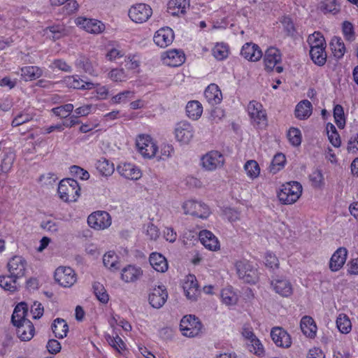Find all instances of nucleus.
I'll use <instances>...</instances> for the list:
<instances>
[{"mask_svg": "<svg viewBox=\"0 0 358 358\" xmlns=\"http://www.w3.org/2000/svg\"><path fill=\"white\" fill-rule=\"evenodd\" d=\"M80 188L78 182L71 178L62 180L58 186L59 198L65 202L76 201L80 196Z\"/></svg>", "mask_w": 358, "mask_h": 358, "instance_id": "1", "label": "nucleus"}, {"mask_svg": "<svg viewBox=\"0 0 358 358\" xmlns=\"http://www.w3.org/2000/svg\"><path fill=\"white\" fill-rule=\"evenodd\" d=\"M308 43L310 45V49L325 48V40L323 36L320 32H315L310 35L308 38Z\"/></svg>", "mask_w": 358, "mask_h": 358, "instance_id": "48", "label": "nucleus"}, {"mask_svg": "<svg viewBox=\"0 0 358 358\" xmlns=\"http://www.w3.org/2000/svg\"><path fill=\"white\" fill-rule=\"evenodd\" d=\"M174 38L173 30L169 27L159 29L154 36V42L161 48H166L172 43Z\"/></svg>", "mask_w": 358, "mask_h": 358, "instance_id": "19", "label": "nucleus"}, {"mask_svg": "<svg viewBox=\"0 0 358 358\" xmlns=\"http://www.w3.org/2000/svg\"><path fill=\"white\" fill-rule=\"evenodd\" d=\"M107 341L113 348L118 351L122 350L124 347L122 340L118 336H116L115 337L108 336Z\"/></svg>", "mask_w": 358, "mask_h": 358, "instance_id": "61", "label": "nucleus"}, {"mask_svg": "<svg viewBox=\"0 0 358 358\" xmlns=\"http://www.w3.org/2000/svg\"><path fill=\"white\" fill-rule=\"evenodd\" d=\"M28 312L27 306L25 303H20L17 304L13 313L11 322L13 325H17L20 322H23V320H28L25 318Z\"/></svg>", "mask_w": 358, "mask_h": 358, "instance_id": "34", "label": "nucleus"}, {"mask_svg": "<svg viewBox=\"0 0 358 358\" xmlns=\"http://www.w3.org/2000/svg\"><path fill=\"white\" fill-rule=\"evenodd\" d=\"M55 279L64 287H71L77 280L75 271L71 268L65 266H60L56 269Z\"/></svg>", "mask_w": 358, "mask_h": 358, "instance_id": "6", "label": "nucleus"}, {"mask_svg": "<svg viewBox=\"0 0 358 358\" xmlns=\"http://www.w3.org/2000/svg\"><path fill=\"white\" fill-rule=\"evenodd\" d=\"M248 345L251 352H253L258 356L264 355V349L260 341L257 337L253 338V340H251Z\"/></svg>", "mask_w": 358, "mask_h": 358, "instance_id": "57", "label": "nucleus"}, {"mask_svg": "<svg viewBox=\"0 0 358 358\" xmlns=\"http://www.w3.org/2000/svg\"><path fill=\"white\" fill-rule=\"evenodd\" d=\"M7 266L10 274L20 278L25 275L27 262L22 256L15 255L9 260Z\"/></svg>", "mask_w": 358, "mask_h": 358, "instance_id": "14", "label": "nucleus"}, {"mask_svg": "<svg viewBox=\"0 0 358 358\" xmlns=\"http://www.w3.org/2000/svg\"><path fill=\"white\" fill-rule=\"evenodd\" d=\"M33 118L32 115L27 113H19L12 121L13 127H18L22 125L24 123H26Z\"/></svg>", "mask_w": 358, "mask_h": 358, "instance_id": "58", "label": "nucleus"}, {"mask_svg": "<svg viewBox=\"0 0 358 358\" xmlns=\"http://www.w3.org/2000/svg\"><path fill=\"white\" fill-rule=\"evenodd\" d=\"M301 329L304 335L310 338L316 336L317 326L314 320L310 316H304L301 320Z\"/></svg>", "mask_w": 358, "mask_h": 358, "instance_id": "29", "label": "nucleus"}, {"mask_svg": "<svg viewBox=\"0 0 358 358\" xmlns=\"http://www.w3.org/2000/svg\"><path fill=\"white\" fill-rule=\"evenodd\" d=\"M118 257L113 251L106 252L103 257L104 266L110 271H115L119 269L120 263Z\"/></svg>", "mask_w": 358, "mask_h": 358, "instance_id": "37", "label": "nucleus"}, {"mask_svg": "<svg viewBox=\"0 0 358 358\" xmlns=\"http://www.w3.org/2000/svg\"><path fill=\"white\" fill-rule=\"evenodd\" d=\"M265 261V264L267 267L271 269L278 268L279 260L275 255L270 252L266 253Z\"/></svg>", "mask_w": 358, "mask_h": 358, "instance_id": "60", "label": "nucleus"}, {"mask_svg": "<svg viewBox=\"0 0 358 358\" xmlns=\"http://www.w3.org/2000/svg\"><path fill=\"white\" fill-rule=\"evenodd\" d=\"M203 112L201 104L197 101H189L186 106V113L187 116L194 120H198Z\"/></svg>", "mask_w": 358, "mask_h": 358, "instance_id": "36", "label": "nucleus"}, {"mask_svg": "<svg viewBox=\"0 0 358 358\" xmlns=\"http://www.w3.org/2000/svg\"><path fill=\"white\" fill-rule=\"evenodd\" d=\"M17 327V335L21 341H27L31 340L34 334V327L30 320H23Z\"/></svg>", "mask_w": 358, "mask_h": 358, "instance_id": "25", "label": "nucleus"}, {"mask_svg": "<svg viewBox=\"0 0 358 358\" xmlns=\"http://www.w3.org/2000/svg\"><path fill=\"white\" fill-rule=\"evenodd\" d=\"M96 166L100 173L105 176H110L114 171L113 164L106 159H99L96 162Z\"/></svg>", "mask_w": 358, "mask_h": 358, "instance_id": "47", "label": "nucleus"}, {"mask_svg": "<svg viewBox=\"0 0 358 358\" xmlns=\"http://www.w3.org/2000/svg\"><path fill=\"white\" fill-rule=\"evenodd\" d=\"M52 329L57 338H63L67 335L69 326L64 320L57 318L52 324Z\"/></svg>", "mask_w": 358, "mask_h": 358, "instance_id": "35", "label": "nucleus"}, {"mask_svg": "<svg viewBox=\"0 0 358 358\" xmlns=\"http://www.w3.org/2000/svg\"><path fill=\"white\" fill-rule=\"evenodd\" d=\"M42 75V70L35 66H24L21 69V76L25 80H35Z\"/></svg>", "mask_w": 358, "mask_h": 358, "instance_id": "39", "label": "nucleus"}, {"mask_svg": "<svg viewBox=\"0 0 358 358\" xmlns=\"http://www.w3.org/2000/svg\"><path fill=\"white\" fill-rule=\"evenodd\" d=\"M248 111L252 122L257 127L263 128L266 126V113L260 103L256 101H250L248 106Z\"/></svg>", "mask_w": 358, "mask_h": 358, "instance_id": "5", "label": "nucleus"}, {"mask_svg": "<svg viewBox=\"0 0 358 358\" xmlns=\"http://www.w3.org/2000/svg\"><path fill=\"white\" fill-rule=\"evenodd\" d=\"M87 223L90 227L94 229H104L110 226L111 217L106 211H96L89 215Z\"/></svg>", "mask_w": 358, "mask_h": 358, "instance_id": "8", "label": "nucleus"}, {"mask_svg": "<svg viewBox=\"0 0 358 358\" xmlns=\"http://www.w3.org/2000/svg\"><path fill=\"white\" fill-rule=\"evenodd\" d=\"M189 7V0H170L168 3V12L173 16H180L186 13Z\"/></svg>", "mask_w": 358, "mask_h": 358, "instance_id": "26", "label": "nucleus"}, {"mask_svg": "<svg viewBox=\"0 0 358 358\" xmlns=\"http://www.w3.org/2000/svg\"><path fill=\"white\" fill-rule=\"evenodd\" d=\"M317 8L324 14L336 15L341 10V6L336 0H323L318 3Z\"/></svg>", "mask_w": 358, "mask_h": 358, "instance_id": "32", "label": "nucleus"}, {"mask_svg": "<svg viewBox=\"0 0 358 358\" xmlns=\"http://www.w3.org/2000/svg\"><path fill=\"white\" fill-rule=\"evenodd\" d=\"M348 250L345 248H339L333 254L329 262V268L331 271H338L341 269L347 259Z\"/></svg>", "mask_w": 358, "mask_h": 358, "instance_id": "22", "label": "nucleus"}, {"mask_svg": "<svg viewBox=\"0 0 358 358\" xmlns=\"http://www.w3.org/2000/svg\"><path fill=\"white\" fill-rule=\"evenodd\" d=\"M73 105L71 103H66L52 109V112L61 118L68 117L73 110Z\"/></svg>", "mask_w": 358, "mask_h": 358, "instance_id": "51", "label": "nucleus"}, {"mask_svg": "<svg viewBox=\"0 0 358 358\" xmlns=\"http://www.w3.org/2000/svg\"><path fill=\"white\" fill-rule=\"evenodd\" d=\"M313 106L308 100L300 101L296 106L295 115L299 120H306L312 114Z\"/></svg>", "mask_w": 358, "mask_h": 358, "instance_id": "31", "label": "nucleus"}, {"mask_svg": "<svg viewBox=\"0 0 358 358\" xmlns=\"http://www.w3.org/2000/svg\"><path fill=\"white\" fill-rule=\"evenodd\" d=\"M182 208L185 214L206 218L209 215L208 207L201 202L189 200L183 203Z\"/></svg>", "mask_w": 358, "mask_h": 358, "instance_id": "9", "label": "nucleus"}, {"mask_svg": "<svg viewBox=\"0 0 358 358\" xmlns=\"http://www.w3.org/2000/svg\"><path fill=\"white\" fill-rule=\"evenodd\" d=\"M237 274L245 282L254 284L258 280L257 269L249 262L243 260L236 263Z\"/></svg>", "mask_w": 358, "mask_h": 358, "instance_id": "4", "label": "nucleus"}, {"mask_svg": "<svg viewBox=\"0 0 358 358\" xmlns=\"http://www.w3.org/2000/svg\"><path fill=\"white\" fill-rule=\"evenodd\" d=\"M164 60L169 66H178L184 62L185 55L181 51L171 50L166 52V57L164 58Z\"/></svg>", "mask_w": 358, "mask_h": 358, "instance_id": "33", "label": "nucleus"}, {"mask_svg": "<svg viewBox=\"0 0 358 358\" xmlns=\"http://www.w3.org/2000/svg\"><path fill=\"white\" fill-rule=\"evenodd\" d=\"M152 10L149 5L138 3L133 6L129 10L131 20L136 23L146 22L152 15Z\"/></svg>", "mask_w": 358, "mask_h": 358, "instance_id": "7", "label": "nucleus"}, {"mask_svg": "<svg viewBox=\"0 0 358 358\" xmlns=\"http://www.w3.org/2000/svg\"><path fill=\"white\" fill-rule=\"evenodd\" d=\"M143 275L141 268L134 265H128L122 270L121 278L125 282L137 281Z\"/></svg>", "mask_w": 358, "mask_h": 358, "instance_id": "24", "label": "nucleus"}, {"mask_svg": "<svg viewBox=\"0 0 358 358\" xmlns=\"http://www.w3.org/2000/svg\"><path fill=\"white\" fill-rule=\"evenodd\" d=\"M117 171L124 178L136 180L141 177L139 169L130 163H122L117 166Z\"/></svg>", "mask_w": 358, "mask_h": 358, "instance_id": "21", "label": "nucleus"}, {"mask_svg": "<svg viewBox=\"0 0 358 358\" xmlns=\"http://www.w3.org/2000/svg\"><path fill=\"white\" fill-rule=\"evenodd\" d=\"M17 279L11 274L0 276V287L5 290L14 292L17 290Z\"/></svg>", "mask_w": 358, "mask_h": 358, "instance_id": "42", "label": "nucleus"}, {"mask_svg": "<svg viewBox=\"0 0 358 358\" xmlns=\"http://www.w3.org/2000/svg\"><path fill=\"white\" fill-rule=\"evenodd\" d=\"M204 96L207 101L211 105H216L221 102L222 94L216 84L209 85L204 92Z\"/></svg>", "mask_w": 358, "mask_h": 358, "instance_id": "28", "label": "nucleus"}, {"mask_svg": "<svg viewBox=\"0 0 358 358\" xmlns=\"http://www.w3.org/2000/svg\"><path fill=\"white\" fill-rule=\"evenodd\" d=\"M68 85L74 89H92L94 84L90 82L83 83L82 80L76 78L75 76H71L68 78Z\"/></svg>", "mask_w": 358, "mask_h": 358, "instance_id": "50", "label": "nucleus"}, {"mask_svg": "<svg viewBox=\"0 0 358 358\" xmlns=\"http://www.w3.org/2000/svg\"><path fill=\"white\" fill-rule=\"evenodd\" d=\"M224 162L223 155L217 151H211L203 156L201 164L207 171H214L221 167Z\"/></svg>", "mask_w": 358, "mask_h": 358, "instance_id": "13", "label": "nucleus"}, {"mask_svg": "<svg viewBox=\"0 0 358 358\" xmlns=\"http://www.w3.org/2000/svg\"><path fill=\"white\" fill-rule=\"evenodd\" d=\"M271 286L275 293L282 297H288L293 292L291 282L285 278H275L271 281Z\"/></svg>", "mask_w": 358, "mask_h": 358, "instance_id": "18", "label": "nucleus"}, {"mask_svg": "<svg viewBox=\"0 0 358 358\" xmlns=\"http://www.w3.org/2000/svg\"><path fill=\"white\" fill-rule=\"evenodd\" d=\"M194 128L186 121L178 122L175 128V136L177 141L187 144L194 137Z\"/></svg>", "mask_w": 358, "mask_h": 358, "instance_id": "12", "label": "nucleus"}, {"mask_svg": "<svg viewBox=\"0 0 358 358\" xmlns=\"http://www.w3.org/2000/svg\"><path fill=\"white\" fill-rule=\"evenodd\" d=\"M76 65L77 67L82 69L85 73H87L90 75H93L94 73V68L91 62L87 57L83 55H80L76 59Z\"/></svg>", "mask_w": 358, "mask_h": 358, "instance_id": "49", "label": "nucleus"}, {"mask_svg": "<svg viewBox=\"0 0 358 358\" xmlns=\"http://www.w3.org/2000/svg\"><path fill=\"white\" fill-rule=\"evenodd\" d=\"M287 137L289 142L294 146H298L301 143V133L297 128H290L287 133Z\"/></svg>", "mask_w": 358, "mask_h": 358, "instance_id": "55", "label": "nucleus"}, {"mask_svg": "<svg viewBox=\"0 0 358 358\" xmlns=\"http://www.w3.org/2000/svg\"><path fill=\"white\" fill-rule=\"evenodd\" d=\"M343 32L348 40L354 38V28L351 22L345 21L343 24Z\"/></svg>", "mask_w": 358, "mask_h": 358, "instance_id": "63", "label": "nucleus"}, {"mask_svg": "<svg viewBox=\"0 0 358 358\" xmlns=\"http://www.w3.org/2000/svg\"><path fill=\"white\" fill-rule=\"evenodd\" d=\"M280 61L281 55L277 48L271 47L267 49L264 58V66L266 71H271L275 69L277 73H281L282 67L276 66Z\"/></svg>", "mask_w": 358, "mask_h": 358, "instance_id": "11", "label": "nucleus"}, {"mask_svg": "<svg viewBox=\"0 0 358 358\" xmlns=\"http://www.w3.org/2000/svg\"><path fill=\"white\" fill-rule=\"evenodd\" d=\"M136 146L140 153L145 157H155L157 151V145L149 136L140 135L136 140Z\"/></svg>", "mask_w": 358, "mask_h": 358, "instance_id": "10", "label": "nucleus"}, {"mask_svg": "<svg viewBox=\"0 0 358 358\" xmlns=\"http://www.w3.org/2000/svg\"><path fill=\"white\" fill-rule=\"evenodd\" d=\"M149 261L152 268L158 272L164 273L168 269V263L166 258L159 253L151 254Z\"/></svg>", "mask_w": 358, "mask_h": 358, "instance_id": "30", "label": "nucleus"}, {"mask_svg": "<svg viewBox=\"0 0 358 358\" xmlns=\"http://www.w3.org/2000/svg\"><path fill=\"white\" fill-rule=\"evenodd\" d=\"M285 156L282 153L276 154L269 166V171L273 174H275L278 171L282 169L285 164Z\"/></svg>", "mask_w": 358, "mask_h": 358, "instance_id": "44", "label": "nucleus"}, {"mask_svg": "<svg viewBox=\"0 0 358 358\" xmlns=\"http://www.w3.org/2000/svg\"><path fill=\"white\" fill-rule=\"evenodd\" d=\"M271 336L274 343L278 347L287 348L291 346V337L282 327H275L272 328Z\"/></svg>", "mask_w": 358, "mask_h": 358, "instance_id": "16", "label": "nucleus"}, {"mask_svg": "<svg viewBox=\"0 0 358 358\" xmlns=\"http://www.w3.org/2000/svg\"><path fill=\"white\" fill-rule=\"evenodd\" d=\"M302 193L301 185L296 181L289 182L282 185V188L278 193L280 201L285 205L295 203Z\"/></svg>", "mask_w": 358, "mask_h": 358, "instance_id": "2", "label": "nucleus"}, {"mask_svg": "<svg viewBox=\"0 0 358 358\" xmlns=\"http://www.w3.org/2000/svg\"><path fill=\"white\" fill-rule=\"evenodd\" d=\"M336 326L342 334H348L352 329V324L345 314H340L336 319Z\"/></svg>", "mask_w": 358, "mask_h": 358, "instance_id": "43", "label": "nucleus"}, {"mask_svg": "<svg viewBox=\"0 0 358 358\" xmlns=\"http://www.w3.org/2000/svg\"><path fill=\"white\" fill-rule=\"evenodd\" d=\"M47 349L51 354H57L61 350L59 342L55 339H50L47 344Z\"/></svg>", "mask_w": 358, "mask_h": 358, "instance_id": "64", "label": "nucleus"}, {"mask_svg": "<svg viewBox=\"0 0 358 358\" xmlns=\"http://www.w3.org/2000/svg\"><path fill=\"white\" fill-rule=\"evenodd\" d=\"M325 48L317 47L310 50V55L313 62L318 65L323 66L327 61V54L324 51Z\"/></svg>", "mask_w": 358, "mask_h": 358, "instance_id": "40", "label": "nucleus"}, {"mask_svg": "<svg viewBox=\"0 0 358 358\" xmlns=\"http://www.w3.org/2000/svg\"><path fill=\"white\" fill-rule=\"evenodd\" d=\"M199 237L202 245L209 250L217 251L220 249V242L211 231L202 230L199 232Z\"/></svg>", "mask_w": 358, "mask_h": 358, "instance_id": "20", "label": "nucleus"}, {"mask_svg": "<svg viewBox=\"0 0 358 358\" xmlns=\"http://www.w3.org/2000/svg\"><path fill=\"white\" fill-rule=\"evenodd\" d=\"M241 55L249 61L256 62L262 57V52L257 45L246 43L242 47Z\"/></svg>", "mask_w": 358, "mask_h": 358, "instance_id": "23", "label": "nucleus"}, {"mask_svg": "<svg viewBox=\"0 0 358 358\" xmlns=\"http://www.w3.org/2000/svg\"><path fill=\"white\" fill-rule=\"evenodd\" d=\"M213 56L218 60L227 58L229 54L227 45L223 43H217L213 49Z\"/></svg>", "mask_w": 358, "mask_h": 358, "instance_id": "54", "label": "nucleus"}, {"mask_svg": "<svg viewBox=\"0 0 358 358\" xmlns=\"http://www.w3.org/2000/svg\"><path fill=\"white\" fill-rule=\"evenodd\" d=\"M108 77L113 82H125L127 80L128 74L123 68H115L111 69Z\"/></svg>", "mask_w": 358, "mask_h": 358, "instance_id": "46", "label": "nucleus"}, {"mask_svg": "<svg viewBox=\"0 0 358 358\" xmlns=\"http://www.w3.org/2000/svg\"><path fill=\"white\" fill-rule=\"evenodd\" d=\"M221 297L222 301L228 306L235 304L237 301L236 295L230 289H222Z\"/></svg>", "mask_w": 358, "mask_h": 358, "instance_id": "56", "label": "nucleus"}, {"mask_svg": "<svg viewBox=\"0 0 358 358\" xmlns=\"http://www.w3.org/2000/svg\"><path fill=\"white\" fill-rule=\"evenodd\" d=\"M334 55L338 59L341 58L345 52V45L340 38L335 37L330 43Z\"/></svg>", "mask_w": 358, "mask_h": 358, "instance_id": "45", "label": "nucleus"}, {"mask_svg": "<svg viewBox=\"0 0 358 358\" xmlns=\"http://www.w3.org/2000/svg\"><path fill=\"white\" fill-rule=\"evenodd\" d=\"M180 329L183 336L189 338L195 337L201 334L202 324L194 315H185L180 320Z\"/></svg>", "mask_w": 358, "mask_h": 358, "instance_id": "3", "label": "nucleus"}, {"mask_svg": "<svg viewBox=\"0 0 358 358\" xmlns=\"http://www.w3.org/2000/svg\"><path fill=\"white\" fill-rule=\"evenodd\" d=\"M183 289L189 299L192 301L196 300L199 291L194 275H189L187 276V280L183 284Z\"/></svg>", "mask_w": 358, "mask_h": 358, "instance_id": "27", "label": "nucleus"}, {"mask_svg": "<svg viewBox=\"0 0 358 358\" xmlns=\"http://www.w3.org/2000/svg\"><path fill=\"white\" fill-rule=\"evenodd\" d=\"M70 169L71 173L76 175L82 180H87L90 178V173L78 166L73 165Z\"/></svg>", "mask_w": 358, "mask_h": 358, "instance_id": "62", "label": "nucleus"}, {"mask_svg": "<svg viewBox=\"0 0 358 358\" xmlns=\"http://www.w3.org/2000/svg\"><path fill=\"white\" fill-rule=\"evenodd\" d=\"M134 93L129 90L122 92L112 98V100L115 103L126 102L127 99L133 98Z\"/></svg>", "mask_w": 358, "mask_h": 358, "instance_id": "59", "label": "nucleus"}, {"mask_svg": "<svg viewBox=\"0 0 358 358\" xmlns=\"http://www.w3.org/2000/svg\"><path fill=\"white\" fill-rule=\"evenodd\" d=\"M94 294L97 299L103 303H106L108 301L109 297L106 292V289L103 285L100 283H94L93 285Z\"/></svg>", "mask_w": 358, "mask_h": 358, "instance_id": "53", "label": "nucleus"}, {"mask_svg": "<svg viewBox=\"0 0 358 358\" xmlns=\"http://www.w3.org/2000/svg\"><path fill=\"white\" fill-rule=\"evenodd\" d=\"M334 117L335 122L340 129H343L345 125V118L343 108L337 104L334 108Z\"/></svg>", "mask_w": 358, "mask_h": 358, "instance_id": "52", "label": "nucleus"}, {"mask_svg": "<svg viewBox=\"0 0 358 358\" xmlns=\"http://www.w3.org/2000/svg\"><path fill=\"white\" fill-rule=\"evenodd\" d=\"M76 23L91 34H98L103 32L105 29V25L101 21L95 19L80 17L76 18Z\"/></svg>", "mask_w": 358, "mask_h": 358, "instance_id": "15", "label": "nucleus"}, {"mask_svg": "<svg viewBox=\"0 0 358 358\" xmlns=\"http://www.w3.org/2000/svg\"><path fill=\"white\" fill-rule=\"evenodd\" d=\"M44 34L51 38L52 41H56L61 38L66 34V29L62 25H54L47 27L44 30Z\"/></svg>", "mask_w": 358, "mask_h": 358, "instance_id": "38", "label": "nucleus"}, {"mask_svg": "<svg viewBox=\"0 0 358 358\" xmlns=\"http://www.w3.org/2000/svg\"><path fill=\"white\" fill-rule=\"evenodd\" d=\"M243 168L248 177L250 179H255L260 174V167L255 160L247 161Z\"/></svg>", "mask_w": 358, "mask_h": 358, "instance_id": "41", "label": "nucleus"}, {"mask_svg": "<svg viewBox=\"0 0 358 358\" xmlns=\"http://www.w3.org/2000/svg\"><path fill=\"white\" fill-rule=\"evenodd\" d=\"M168 298V294L163 286H158L152 289L149 294V303L155 308H160Z\"/></svg>", "mask_w": 358, "mask_h": 358, "instance_id": "17", "label": "nucleus"}]
</instances>
